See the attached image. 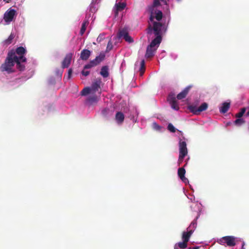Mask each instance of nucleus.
<instances>
[{
	"label": "nucleus",
	"instance_id": "f257e3e1",
	"mask_svg": "<svg viewBox=\"0 0 249 249\" xmlns=\"http://www.w3.org/2000/svg\"><path fill=\"white\" fill-rule=\"evenodd\" d=\"M16 59L17 55H15V53L13 51H9L4 62L0 66L1 71H7L8 73L14 72V70L13 68L15 65Z\"/></svg>",
	"mask_w": 249,
	"mask_h": 249
},
{
	"label": "nucleus",
	"instance_id": "f03ea898",
	"mask_svg": "<svg viewBox=\"0 0 249 249\" xmlns=\"http://www.w3.org/2000/svg\"><path fill=\"white\" fill-rule=\"evenodd\" d=\"M162 26L160 22L153 21V25L149 23L146 29L147 34L149 35L153 34L156 36L154 39H158L159 43L162 41Z\"/></svg>",
	"mask_w": 249,
	"mask_h": 249
},
{
	"label": "nucleus",
	"instance_id": "7ed1b4c3",
	"mask_svg": "<svg viewBox=\"0 0 249 249\" xmlns=\"http://www.w3.org/2000/svg\"><path fill=\"white\" fill-rule=\"evenodd\" d=\"M158 39H153L150 44L147 46L145 57L146 58L152 57L156 52L160 43H158Z\"/></svg>",
	"mask_w": 249,
	"mask_h": 249
},
{
	"label": "nucleus",
	"instance_id": "20e7f679",
	"mask_svg": "<svg viewBox=\"0 0 249 249\" xmlns=\"http://www.w3.org/2000/svg\"><path fill=\"white\" fill-rule=\"evenodd\" d=\"M236 238L233 236H226L221 237L218 240V242L222 245H226L229 247H234L236 244Z\"/></svg>",
	"mask_w": 249,
	"mask_h": 249
},
{
	"label": "nucleus",
	"instance_id": "39448f33",
	"mask_svg": "<svg viewBox=\"0 0 249 249\" xmlns=\"http://www.w3.org/2000/svg\"><path fill=\"white\" fill-rule=\"evenodd\" d=\"M10 51H13L15 53V55L18 56V59H21L22 62H25L27 61L26 58L24 56V54L26 53V49L23 47H18L16 50H12Z\"/></svg>",
	"mask_w": 249,
	"mask_h": 249
},
{
	"label": "nucleus",
	"instance_id": "423d86ee",
	"mask_svg": "<svg viewBox=\"0 0 249 249\" xmlns=\"http://www.w3.org/2000/svg\"><path fill=\"white\" fill-rule=\"evenodd\" d=\"M208 107L207 103H203L198 107L195 106H190L189 107V109L194 114L198 115L201 112L206 110Z\"/></svg>",
	"mask_w": 249,
	"mask_h": 249
},
{
	"label": "nucleus",
	"instance_id": "0eeeda50",
	"mask_svg": "<svg viewBox=\"0 0 249 249\" xmlns=\"http://www.w3.org/2000/svg\"><path fill=\"white\" fill-rule=\"evenodd\" d=\"M16 11L13 9H10L7 11L4 15L3 18L5 22H10L12 21L16 15Z\"/></svg>",
	"mask_w": 249,
	"mask_h": 249
},
{
	"label": "nucleus",
	"instance_id": "6e6552de",
	"mask_svg": "<svg viewBox=\"0 0 249 249\" xmlns=\"http://www.w3.org/2000/svg\"><path fill=\"white\" fill-rule=\"evenodd\" d=\"M168 101L169 102L171 107L176 110L179 109V107L177 103L176 98L174 94H169L168 97Z\"/></svg>",
	"mask_w": 249,
	"mask_h": 249
},
{
	"label": "nucleus",
	"instance_id": "1a4fd4ad",
	"mask_svg": "<svg viewBox=\"0 0 249 249\" xmlns=\"http://www.w3.org/2000/svg\"><path fill=\"white\" fill-rule=\"evenodd\" d=\"M73 54L71 53H67L62 62V68H68L71 64Z\"/></svg>",
	"mask_w": 249,
	"mask_h": 249
},
{
	"label": "nucleus",
	"instance_id": "9d476101",
	"mask_svg": "<svg viewBox=\"0 0 249 249\" xmlns=\"http://www.w3.org/2000/svg\"><path fill=\"white\" fill-rule=\"evenodd\" d=\"M188 153L187 144L185 141L180 140L179 142V154L187 155Z\"/></svg>",
	"mask_w": 249,
	"mask_h": 249
},
{
	"label": "nucleus",
	"instance_id": "9b49d317",
	"mask_svg": "<svg viewBox=\"0 0 249 249\" xmlns=\"http://www.w3.org/2000/svg\"><path fill=\"white\" fill-rule=\"evenodd\" d=\"M185 170L184 167L179 168L178 169V174L180 179L184 183L188 182V180L185 177Z\"/></svg>",
	"mask_w": 249,
	"mask_h": 249
},
{
	"label": "nucleus",
	"instance_id": "f8f14e48",
	"mask_svg": "<svg viewBox=\"0 0 249 249\" xmlns=\"http://www.w3.org/2000/svg\"><path fill=\"white\" fill-rule=\"evenodd\" d=\"M191 86H189L185 88L181 92L178 93L177 96V98L178 100H181L186 97L188 94Z\"/></svg>",
	"mask_w": 249,
	"mask_h": 249
},
{
	"label": "nucleus",
	"instance_id": "ddd939ff",
	"mask_svg": "<svg viewBox=\"0 0 249 249\" xmlns=\"http://www.w3.org/2000/svg\"><path fill=\"white\" fill-rule=\"evenodd\" d=\"M193 233V230L190 229L187 231H183L182 235V239L185 242L188 243L189 239Z\"/></svg>",
	"mask_w": 249,
	"mask_h": 249
},
{
	"label": "nucleus",
	"instance_id": "4468645a",
	"mask_svg": "<svg viewBox=\"0 0 249 249\" xmlns=\"http://www.w3.org/2000/svg\"><path fill=\"white\" fill-rule=\"evenodd\" d=\"M91 54V52L88 49H84L81 52L80 58L83 60H87L89 59Z\"/></svg>",
	"mask_w": 249,
	"mask_h": 249
},
{
	"label": "nucleus",
	"instance_id": "2eb2a0df",
	"mask_svg": "<svg viewBox=\"0 0 249 249\" xmlns=\"http://www.w3.org/2000/svg\"><path fill=\"white\" fill-rule=\"evenodd\" d=\"M101 83V79H97L94 82L91 87V89L93 92H95L100 89V84Z\"/></svg>",
	"mask_w": 249,
	"mask_h": 249
},
{
	"label": "nucleus",
	"instance_id": "dca6fc26",
	"mask_svg": "<svg viewBox=\"0 0 249 249\" xmlns=\"http://www.w3.org/2000/svg\"><path fill=\"white\" fill-rule=\"evenodd\" d=\"M124 116L121 112H117L115 115V119L119 124H121L124 121Z\"/></svg>",
	"mask_w": 249,
	"mask_h": 249
},
{
	"label": "nucleus",
	"instance_id": "f3484780",
	"mask_svg": "<svg viewBox=\"0 0 249 249\" xmlns=\"http://www.w3.org/2000/svg\"><path fill=\"white\" fill-rule=\"evenodd\" d=\"M126 6V4L124 2H119L116 4V9L115 10V15L117 16L119 11L123 10Z\"/></svg>",
	"mask_w": 249,
	"mask_h": 249
},
{
	"label": "nucleus",
	"instance_id": "a211bd4d",
	"mask_svg": "<svg viewBox=\"0 0 249 249\" xmlns=\"http://www.w3.org/2000/svg\"><path fill=\"white\" fill-rule=\"evenodd\" d=\"M100 73L104 78L107 77L109 76L108 66H104L102 67Z\"/></svg>",
	"mask_w": 249,
	"mask_h": 249
},
{
	"label": "nucleus",
	"instance_id": "6ab92c4d",
	"mask_svg": "<svg viewBox=\"0 0 249 249\" xmlns=\"http://www.w3.org/2000/svg\"><path fill=\"white\" fill-rule=\"evenodd\" d=\"M21 62H22L21 61V59H18V56L17 55V59H16L15 62L17 65V68L19 71H23L25 70V66L24 65L22 64Z\"/></svg>",
	"mask_w": 249,
	"mask_h": 249
},
{
	"label": "nucleus",
	"instance_id": "aec40b11",
	"mask_svg": "<svg viewBox=\"0 0 249 249\" xmlns=\"http://www.w3.org/2000/svg\"><path fill=\"white\" fill-rule=\"evenodd\" d=\"M105 57V55L104 53H100L98 56H96V58L92 60L95 65H97L104 59Z\"/></svg>",
	"mask_w": 249,
	"mask_h": 249
},
{
	"label": "nucleus",
	"instance_id": "412c9836",
	"mask_svg": "<svg viewBox=\"0 0 249 249\" xmlns=\"http://www.w3.org/2000/svg\"><path fill=\"white\" fill-rule=\"evenodd\" d=\"M128 34V32L127 29L125 28H124L122 30H119L117 35V36L119 39L121 38H124L125 36H127Z\"/></svg>",
	"mask_w": 249,
	"mask_h": 249
},
{
	"label": "nucleus",
	"instance_id": "4be33fe9",
	"mask_svg": "<svg viewBox=\"0 0 249 249\" xmlns=\"http://www.w3.org/2000/svg\"><path fill=\"white\" fill-rule=\"evenodd\" d=\"M230 107L229 103L225 102L222 104V106L220 108V112L222 113H226L229 110Z\"/></svg>",
	"mask_w": 249,
	"mask_h": 249
},
{
	"label": "nucleus",
	"instance_id": "5701e85b",
	"mask_svg": "<svg viewBox=\"0 0 249 249\" xmlns=\"http://www.w3.org/2000/svg\"><path fill=\"white\" fill-rule=\"evenodd\" d=\"M15 37V35L14 34L11 33L8 38L7 39H5L3 42V44L4 45L8 46L12 43L13 39Z\"/></svg>",
	"mask_w": 249,
	"mask_h": 249
},
{
	"label": "nucleus",
	"instance_id": "b1692460",
	"mask_svg": "<svg viewBox=\"0 0 249 249\" xmlns=\"http://www.w3.org/2000/svg\"><path fill=\"white\" fill-rule=\"evenodd\" d=\"M237 119H236L234 122L233 124L234 125L240 126L245 123L246 121L245 120L244 118H237Z\"/></svg>",
	"mask_w": 249,
	"mask_h": 249
},
{
	"label": "nucleus",
	"instance_id": "393cba45",
	"mask_svg": "<svg viewBox=\"0 0 249 249\" xmlns=\"http://www.w3.org/2000/svg\"><path fill=\"white\" fill-rule=\"evenodd\" d=\"M88 24L89 21L88 20H84V22L82 23V26L80 31V34L81 36H82L84 34L86 30L87 26L88 25Z\"/></svg>",
	"mask_w": 249,
	"mask_h": 249
},
{
	"label": "nucleus",
	"instance_id": "a878e982",
	"mask_svg": "<svg viewBox=\"0 0 249 249\" xmlns=\"http://www.w3.org/2000/svg\"><path fill=\"white\" fill-rule=\"evenodd\" d=\"M139 71H140V75L141 76L142 75L145 71V62L143 59L141 61Z\"/></svg>",
	"mask_w": 249,
	"mask_h": 249
},
{
	"label": "nucleus",
	"instance_id": "bb28decb",
	"mask_svg": "<svg viewBox=\"0 0 249 249\" xmlns=\"http://www.w3.org/2000/svg\"><path fill=\"white\" fill-rule=\"evenodd\" d=\"M98 101V98L96 96L89 97L87 99V102L89 104H92L94 103H96Z\"/></svg>",
	"mask_w": 249,
	"mask_h": 249
},
{
	"label": "nucleus",
	"instance_id": "cd10ccee",
	"mask_svg": "<svg viewBox=\"0 0 249 249\" xmlns=\"http://www.w3.org/2000/svg\"><path fill=\"white\" fill-rule=\"evenodd\" d=\"M198 218V217L197 216L196 217V219L195 220H194L192 221L189 227L187 228V230H189L190 229L193 230V231H194V230L196 227L197 225V222H196V219Z\"/></svg>",
	"mask_w": 249,
	"mask_h": 249
},
{
	"label": "nucleus",
	"instance_id": "c85d7f7f",
	"mask_svg": "<svg viewBox=\"0 0 249 249\" xmlns=\"http://www.w3.org/2000/svg\"><path fill=\"white\" fill-rule=\"evenodd\" d=\"M246 111V108L245 107L242 108L240 111L235 114V117L236 118H242L244 115Z\"/></svg>",
	"mask_w": 249,
	"mask_h": 249
},
{
	"label": "nucleus",
	"instance_id": "c756f323",
	"mask_svg": "<svg viewBox=\"0 0 249 249\" xmlns=\"http://www.w3.org/2000/svg\"><path fill=\"white\" fill-rule=\"evenodd\" d=\"M156 19L158 21H160L162 18V13L160 11H158L156 13Z\"/></svg>",
	"mask_w": 249,
	"mask_h": 249
},
{
	"label": "nucleus",
	"instance_id": "7c9ffc66",
	"mask_svg": "<svg viewBox=\"0 0 249 249\" xmlns=\"http://www.w3.org/2000/svg\"><path fill=\"white\" fill-rule=\"evenodd\" d=\"M91 89L89 87L85 88L81 91V95H86L90 93Z\"/></svg>",
	"mask_w": 249,
	"mask_h": 249
},
{
	"label": "nucleus",
	"instance_id": "2f4dec72",
	"mask_svg": "<svg viewBox=\"0 0 249 249\" xmlns=\"http://www.w3.org/2000/svg\"><path fill=\"white\" fill-rule=\"evenodd\" d=\"M96 66L95 65V64L94 63V62L93 61V60H91L89 62V63L87 65H86L84 68V69H90L93 67H94Z\"/></svg>",
	"mask_w": 249,
	"mask_h": 249
},
{
	"label": "nucleus",
	"instance_id": "473e14b6",
	"mask_svg": "<svg viewBox=\"0 0 249 249\" xmlns=\"http://www.w3.org/2000/svg\"><path fill=\"white\" fill-rule=\"evenodd\" d=\"M176 244L180 249H185L187 247V243L183 241L182 242H179Z\"/></svg>",
	"mask_w": 249,
	"mask_h": 249
},
{
	"label": "nucleus",
	"instance_id": "72a5a7b5",
	"mask_svg": "<svg viewBox=\"0 0 249 249\" xmlns=\"http://www.w3.org/2000/svg\"><path fill=\"white\" fill-rule=\"evenodd\" d=\"M168 129L171 132L175 133L176 131V128L172 124H169L167 126Z\"/></svg>",
	"mask_w": 249,
	"mask_h": 249
},
{
	"label": "nucleus",
	"instance_id": "f704fd0d",
	"mask_svg": "<svg viewBox=\"0 0 249 249\" xmlns=\"http://www.w3.org/2000/svg\"><path fill=\"white\" fill-rule=\"evenodd\" d=\"M124 39L125 40V41L128 43H132L133 42V39L129 35V34H128L127 36H125V37Z\"/></svg>",
	"mask_w": 249,
	"mask_h": 249
},
{
	"label": "nucleus",
	"instance_id": "c9c22d12",
	"mask_svg": "<svg viewBox=\"0 0 249 249\" xmlns=\"http://www.w3.org/2000/svg\"><path fill=\"white\" fill-rule=\"evenodd\" d=\"M112 48H113L112 43L111 40H110L107 43L106 51L108 52V51H110L112 49Z\"/></svg>",
	"mask_w": 249,
	"mask_h": 249
},
{
	"label": "nucleus",
	"instance_id": "e433bc0d",
	"mask_svg": "<svg viewBox=\"0 0 249 249\" xmlns=\"http://www.w3.org/2000/svg\"><path fill=\"white\" fill-rule=\"evenodd\" d=\"M186 156V155H182V154H179V157L178 160V163L179 165H180L182 162L184 158Z\"/></svg>",
	"mask_w": 249,
	"mask_h": 249
},
{
	"label": "nucleus",
	"instance_id": "4c0bfd02",
	"mask_svg": "<svg viewBox=\"0 0 249 249\" xmlns=\"http://www.w3.org/2000/svg\"><path fill=\"white\" fill-rule=\"evenodd\" d=\"M86 69H84L82 71L81 73L85 76H88L89 74V71H86Z\"/></svg>",
	"mask_w": 249,
	"mask_h": 249
},
{
	"label": "nucleus",
	"instance_id": "58836bf2",
	"mask_svg": "<svg viewBox=\"0 0 249 249\" xmlns=\"http://www.w3.org/2000/svg\"><path fill=\"white\" fill-rule=\"evenodd\" d=\"M108 111L109 109L108 108H104V109L102 110V113L104 116H106L107 114Z\"/></svg>",
	"mask_w": 249,
	"mask_h": 249
},
{
	"label": "nucleus",
	"instance_id": "ea45409f",
	"mask_svg": "<svg viewBox=\"0 0 249 249\" xmlns=\"http://www.w3.org/2000/svg\"><path fill=\"white\" fill-rule=\"evenodd\" d=\"M160 3L158 1V0H155L154 1V3H153V5L154 6H158V5H160Z\"/></svg>",
	"mask_w": 249,
	"mask_h": 249
},
{
	"label": "nucleus",
	"instance_id": "a19ab883",
	"mask_svg": "<svg viewBox=\"0 0 249 249\" xmlns=\"http://www.w3.org/2000/svg\"><path fill=\"white\" fill-rule=\"evenodd\" d=\"M72 72V70L71 69H69V70L68 71V78H70L71 77Z\"/></svg>",
	"mask_w": 249,
	"mask_h": 249
},
{
	"label": "nucleus",
	"instance_id": "79ce46f5",
	"mask_svg": "<svg viewBox=\"0 0 249 249\" xmlns=\"http://www.w3.org/2000/svg\"><path fill=\"white\" fill-rule=\"evenodd\" d=\"M153 125L156 127L157 129H159L160 126L158 125L156 123H153Z\"/></svg>",
	"mask_w": 249,
	"mask_h": 249
},
{
	"label": "nucleus",
	"instance_id": "37998d69",
	"mask_svg": "<svg viewBox=\"0 0 249 249\" xmlns=\"http://www.w3.org/2000/svg\"><path fill=\"white\" fill-rule=\"evenodd\" d=\"M199 247H189L188 249H199Z\"/></svg>",
	"mask_w": 249,
	"mask_h": 249
},
{
	"label": "nucleus",
	"instance_id": "c03bdc74",
	"mask_svg": "<svg viewBox=\"0 0 249 249\" xmlns=\"http://www.w3.org/2000/svg\"><path fill=\"white\" fill-rule=\"evenodd\" d=\"M153 19H154V17L151 15V16H150V20L151 22H153V21H154L153 20Z\"/></svg>",
	"mask_w": 249,
	"mask_h": 249
},
{
	"label": "nucleus",
	"instance_id": "a18cd8bd",
	"mask_svg": "<svg viewBox=\"0 0 249 249\" xmlns=\"http://www.w3.org/2000/svg\"><path fill=\"white\" fill-rule=\"evenodd\" d=\"M247 117H249V111L247 112V113L244 115V118H246Z\"/></svg>",
	"mask_w": 249,
	"mask_h": 249
},
{
	"label": "nucleus",
	"instance_id": "49530a36",
	"mask_svg": "<svg viewBox=\"0 0 249 249\" xmlns=\"http://www.w3.org/2000/svg\"><path fill=\"white\" fill-rule=\"evenodd\" d=\"M244 246H245V243L243 242L242 243V247H241V249H246L245 248H244Z\"/></svg>",
	"mask_w": 249,
	"mask_h": 249
},
{
	"label": "nucleus",
	"instance_id": "de8ad7c7",
	"mask_svg": "<svg viewBox=\"0 0 249 249\" xmlns=\"http://www.w3.org/2000/svg\"><path fill=\"white\" fill-rule=\"evenodd\" d=\"M180 248L176 244L174 247V249H179Z\"/></svg>",
	"mask_w": 249,
	"mask_h": 249
},
{
	"label": "nucleus",
	"instance_id": "09e8293b",
	"mask_svg": "<svg viewBox=\"0 0 249 249\" xmlns=\"http://www.w3.org/2000/svg\"><path fill=\"white\" fill-rule=\"evenodd\" d=\"M102 36H99L97 38V40L98 39H99V41H100L102 39Z\"/></svg>",
	"mask_w": 249,
	"mask_h": 249
},
{
	"label": "nucleus",
	"instance_id": "8fccbe9b",
	"mask_svg": "<svg viewBox=\"0 0 249 249\" xmlns=\"http://www.w3.org/2000/svg\"><path fill=\"white\" fill-rule=\"evenodd\" d=\"M178 1H180L181 0H177Z\"/></svg>",
	"mask_w": 249,
	"mask_h": 249
}]
</instances>
